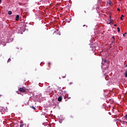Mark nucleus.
<instances>
[{
  "label": "nucleus",
  "instance_id": "1a4fd4ad",
  "mask_svg": "<svg viewBox=\"0 0 127 127\" xmlns=\"http://www.w3.org/2000/svg\"><path fill=\"white\" fill-rule=\"evenodd\" d=\"M125 77L126 78H127V71L125 73Z\"/></svg>",
  "mask_w": 127,
  "mask_h": 127
},
{
  "label": "nucleus",
  "instance_id": "423d86ee",
  "mask_svg": "<svg viewBox=\"0 0 127 127\" xmlns=\"http://www.w3.org/2000/svg\"><path fill=\"white\" fill-rule=\"evenodd\" d=\"M123 17H125V16H124V15H122L121 17H120V19L121 20H123L124 19L123 18Z\"/></svg>",
  "mask_w": 127,
  "mask_h": 127
},
{
  "label": "nucleus",
  "instance_id": "6e6552de",
  "mask_svg": "<svg viewBox=\"0 0 127 127\" xmlns=\"http://www.w3.org/2000/svg\"><path fill=\"white\" fill-rule=\"evenodd\" d=\"M118 32H121V29H120V27L117 28Z\"/></svg>",
  "mask_w": 127,
  "mask_h": 127
},
{
  "label": "nucleus",
  "instance_id": "f03ea898",
  "mask_svg": "<svg viewBox=\"0 0 127 127\" xmlns=\"http://www.w3.org/2000/svg\"><path fill=\"white\" fill-rule=\"evenodd\" d=\"M107 4H108L109 6H112L114 4V3H113V2L111 1V0H108Z\"/></svg>",
  "mask_w": 127,
  "mask_h": 127
},
{
  "label": "nucleus",
  "instance_id": "9d476101",
  "mask_svg": "<svg viewBox=\"0 0 127 127\" xmlns=\"http://www.w3.org/2000/svg\"><path fill=\"white\" fill-rule=\"evenodd\" d=\"M31 108H32L33 110H36V108H35V107H34V106H32V107H31Z\"/></svg>",
  "mask_w": 127,
  "mask_h": 127
},
{
  "label": "nucleus",
  "instance_id": "4468645a",
  "mask_svg": "<svg viewBox=\"0 0 127 127\" xmlns=\"http://www.w3.org/2000/svg\"><path fill=\"white\" fill-rule=\"evenodd\" d=\"M63 78H66V75H65V76H63Z\"/></svg>",
  "mask_w": 127,
  "mask_h": 127
},
{
  "label": "nucleus",
  "instance_id": "9b49d317",
  "mask_svg": "<svg viewBox=\"0 0 127 127\" xmlns=\"http://www.w3.org/2000/svg\"><path fill=\"white\" fill-rule=\"evenodd\" d=\"M11 60L10 59V58L8 59V61H7V63H8V62H10V61H11Z\"/></svg>",
  "mask_w": 127,
  "mask_h": 127
},
{
  "label": "nucleus",
  "instance_id": "f3484780",
  "mask_svg": "<svg viewBox=\"0 0 127 127\" xmlns=\"http://www.w3.org/2000/svg\"><path fill=\"white\" fill-rule=\"evenodd\" d=\"M114 26H117V24H114Z\"/></svg>",
  "mask_w": 127,
  "mask_h": 127
},
{
  "label": "nucleus",
  "instance_id": "39448f33",
  "mask_svg": "<svg viewBox=\"0 0 127 127\" xmlns=\"http://www.w3.org/2000/svg\"><path fill=\"white\" fill-rule=\"evenodd\" d=\"M18 19H19V15H17L16 16L15 20L17 21V20H18Z\"/></svg>",
  "mask_w": 127,
  "mask_h": 127
},
{
  "label": "nucleus",
  "instance_id": "5701e85b",
  "mask_svg": "<svg viewBox=\"0 0 127 127\" xmlns=\"http://www.w3.org/2000/svg\"><path fill=\"white\" fill-rule=\"evenodd\" d=\"M113 38H115V37H113Z\"/></svg>",
  "mask_w": 127,
  "mask_h": 127
},
{
  "label": "nucleus",
  "instance_id": "b1692460",
  "mask_svg": "<svg viewBox=\"0 0 127 127\" xmlns=\"http://www.w3.org/2000/svg\"><path fill=\"white\" fill-rule=\"evenodd\" d=\"M83 26H85V25H84Z\"/></svg>",
  "mask_w": 127,
  "mask_h": 127
},
{
  "label": "nucleus",
  "instance_id": "dca6fc26",
  "mask_svg": "<svg viewBox=\"0 0 127 127\" xmlns=\"http://www.w3.org/2000/svg\"><path fill=\"white\" fill-rule=\"evenodd\" d=\"M0 3H1V0H0Z\"/></svg>",
  "mask_w": 127,
  "mask_h": 127
},
{
  "label": "nucleus",
  "instance_id": "ddd939ff",
  "mask_svg": "<svg viewBox=\"0 0 127 127\" xmlns=\"http://www.w3.org/2000/svg\"><path fill=\"white\" fill-rule=\"evenodd\" d=\"M23 127V125L21 124V125H20V127Z\"/></svg>",
  "mask_w": 127,
  "mask_h": 127
},
{
  "label": "nucleus",
  "instance_id": "aec40b11",
  "mask_svg": "<svg viewBox=\"0 0 127 127\" xmlns=\"http://www.w3.org/2000/svg\"><path fill=\"white\" fill-rule=\"evenodd\" d=\"M105 79H106V80H108V79H107V77H105Z\"/></svg>",
  "mask_w": 127,
  "mask_h": 127
},
{
  "label": "nucleus",
  "instance_id": "412c9836",
  "mask_svg": "<svg viewBox=\"0 0 127 127\" xmlns=\"http://www.w3.org/2000/svg\"><path fill=\"white\" fill-rule=\"evenodd\" d=\"M42 64V63H41L40 65H41Z\"/></svg>",
  "mask_w": 127,
  "mask_h": 127
},
{
  "label": "nucleus",
  "instance_id": "20e7f679",
  "mask_svg": "<svg viewBox=\"0 0 127 127\" xmlns=\"http://www.w3.org/2000/svg\"><path fill=\"white\" fill-rule=\"evenodd\" d=\"M104 63H107V60H103L102 64L104 66Z\"/></svg>",
  "mask_w": 127,
  "mask_h": 127
},
{
  "label": "nucleus",
  "instance_id": "7ed1b4c3",
  "mask_svg": "<svg viewBox=\"0 0 127 127\" xmlns=\"http://www.w3.org/2000/svg\"><path fill=\"white\" fill-rule=\"evenodd\" d=\"M58 101H59V102H61V101H62V96H59V97L58 98Z\"/></svg>",
  "mask_w": 127,
  "mask_h": 127
},
{
  "label": "nucleus",
  "instance_id": "f257e3e1",
  "mask_svg": "<svg viewBox=\"0 0 127 127\" xmlns=\"http://www.w3.org/2000/svg\"><path fill=\"white\" fill-rule=\"evenodd\" d=\"M19 91L22 93H25V92H26V89L25 87H21L19 89Z\"/></svg>",
  "mask_w": 127,
  "mask_h": 127
},
{
  "label": "nucleus",
  "instance_id": "2eb2a0df",
  "mask_svg": "<svg viewBox=\"0 0 127 127\" xmlns=\"http://www.w3.org/2000/svg\"><path fill=\"white\" fill-rule=\"evenodd\" d=\"M123 36H124V37H126V35H125V34H124Z\"/></svg>",
  "mask_w": 127,
  "mask_h": 127
},
{
  "label": "nucleus",
  "instance_id": "6ab92c4d",
  "mask_svg": "<svg viewBox=\"0 0 127 127\" xmlns=\"http://www.w3.org/2000/svg\"><path fill=\"white\" fill-rule=\"evenodd\" d=\"M124 34H125V35L127 34V32H125Z\"/></svg>",
  "mask_w": 127,
  "mask_h": 127
},
{
  "label": "nucleus",
  "instance_id": "0eeeda50",
  "mask_svg": "<svg viewBox=\"0 0 127 127\" xmlns=\"http://www.w3.org/2000/svg\"><path fill=\"white\" fill-rule=\"evenodd\" d=\"M8 13L9 15H11V14H12V12H11V11H9Z\"/></svg>",
  "mask_w": 127,
  "mask_h": 127
},
{
  "label": "nucleus",
  "instance_id": "4be33fe9",
  "mask_svg": "<svg viewBox=\"0 0 127 127\" xmlns=\"http://www.w3.org/2000/svg\"><path fill=\"white\" fill-rule=\"evenodd\" d=\"M61 92H63V90H61Z\"/></svg>",
  "mask_w": 127,
  "mask_h": 127
},
{
  "label": "nucleus",
  "instance_id": "a211bd4d",
  "mask_svg": "<svg viewBox=\"0 0 127 127\" xmlns=\"http://www.w3.org/2000/svg\"><path fill=\"white\" fill-rule=\"evenodd\" d=\"M60 93L62 94V95H63V93L60 92Z\"/></svg>",
  "mask_w": 127,
  "mask_h": 127
},
{
  "label": "nucleus",
  "instance_id": "f8f14e48",
  "mask_svg": "<svg viewBox=\"0 0 127 127\" xmlns=\"http://www.w3.org/2000/svg\"><path fill=\"white\" fill-rule=\"evenodd\" d=\"M117 10H118V11H121V9H120V8H117Z\"/></svg>",
  "mask_w": 127,
  "mask_h": 127
}]
</instances>
